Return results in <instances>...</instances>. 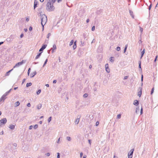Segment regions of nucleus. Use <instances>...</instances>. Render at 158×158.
<instances>
[{
  "mask_svg": "<svg viewBox=\"0 0 158 158\" xmlns=\"http://www.w3.org/2000/svg\"><path fill=\"white\" fill-rule=\"evenodd\" d=\"M40 1L41 2H43L44 1V0H40Z\"/></svg>",
  "mask_w": 158,
  "mask_h": 158,
  "instance_id": "58",
  "label": "nucleus"
},
{
  "mask_svg": "<svg viewBox=\"0 0 158 158\" xmlns=\"http://www.w3.org/2000/svg\"><path fill=\"white\" fill-rule=\"evenodd\" d=\"M61 1V0H57V2H60V1Z\"/></svg>",
  "mask_w": 158,
  "mask_h": 158,
  "instance_id": "60",
  "label": "nucleus"
},
{
  "mask_svg": "<svg viewBox=\"0 0 158 158\" xmlns=\"http://www.w3.org/2000/svg\"><path fill=\"white\" fill-rule=\"evenodd\" d=\"M57 158H60V153H57Z\"/></svg>",
  "mask_w": 158,
  "mask_h": 158,
  "instance_id": "38",
  "label": "nucleus"
},
{
  "mask_svg": "<svg viewBox=\"0 0 158 158\" xmlns=\"http://www.w3.org/2000/svg\"><path fill=\"white\" fill-rule=\"evenodd\" d=\"M67 139L69 141H70L71 140V138L69 137H67Z\"/></svg>",
  "mask_w": 158,
  "mask_h": 158,
  "instance_id": "28",
  "label": "nucleus"
},
{
  "mask_svg": "<svg viewBox=\"0 0 158 158\" xmlns=\"http://www.w3.org/2000/svg\"><path fill=\"white\" fill-rule=\"evenodd\" d=\"M154 88H153L151 90V94H152L153 93L154 91Z\"/></svg>",
  "mask_w": 158,
  "mask_h": 158,
  "instance_id": "23",
  "label": "nucleus"
},
{
  "mask_svg": "<svg viewBox=\"0 0 158 158\" xmlns=\"http://www.w3.org/2000/svg\"><path fill=\"white\" fill-rule=\"evenodd\" d=\"M41 104L39 105L37 107V108L38 109H40V108H41Z\"/></svg>",
  "mask_w": 158,
  "mask_h": 158,
  "instance_id": "26",
  "label": "nucleus"
},
{
  "mask_svg": "<svg viewBox=\"0 0 158 158\" xmlns=\"http://www.w3.org/2000/svg\"><path fill=\"white\" fill-rule=\"evenodd\" d=\"M51 35V34L50 33H49L47 35V38H49V36Z\"/></svg>",
  "mask_w": 158,
  "mask_h": 158,
  "instance_id": "35",
  "label": "nucleus"
},
{
  "mask_svg": "<svg viewBox=\"0 0 158 158\" xmlns=\"http://www.w3.org/2000/svg\"><path fill=\"white\" fill-rule=\"evenodd\" d=\"M23 34H22L20 35V37L21 38H22V37H23Z\"/></svg>",
  "mask_w": 158,
  "mask_h": 158,
  "instance_id": "45",
  "label": "nucleus"
},
{
  "mask_svg": "<svg viewBox=\"0 0 158 158\" xmlns=\"http://www.w3.org/2000/svg\"><path fill=\"white\" fill-rule=\"evenodd\" d=\"M141 80L142 81H143V75H142L141 76Z\"/></svg>",
  "mask_w": 158,
  "mask_h": 158,
  "instance_id": "50",
  "label": "nucleus"
},
{
  "mask_svg": "<svg viewBox=\"0 0 158 158\" xmlns=\"http://www.w3.org/2000/svg\"><path fill=\"white\" fill-rule=\"evenodd\" d=\"M134 151V149H132L130 150V153H129L128 154V158H132Z\"/></svg>",
  "mask_w": 158,
  "mask_h": 158,
  "instance_id": "5",
  "label": "nucleus"
},
{
  "mask_svg": "<svg viewBox=\"0 0 158 158\" xmlns=\"http://www.w3.org/2000/svg\"><path fill=\"white\" fill-rule=\"evenodd\" d=\"M76 41H75L74 42V45H76Z\"/></svg>",
  "mask_w": 158,
  "mask_h": 158,
  "instance_id": "62",
  "label": "nucleus"
},
{
  "mask_svg": "<svg viewBox=\"0 0 158 158\" xmlns=\"http://www.w3.org/2000/svg\"><path fill=\"white\" fill-rule=\"evenodd\" d=\"M89 21V19H87L86 20V22L87 23H88Z\"/></svg>",
  "mask_w": 158,
  "mask_h": 158,
  "instance_id": "57",
  "label": "nucleus"
},
{
  "mask_svg": "<svg viewBox=\"0 0 158 158\" xmlns=\"http://www.w3.org/2000/svg\"><path fill=\"white\" fill-rule=\"evenodd\" d=\"M79 122V118H77L76 120V121H75V123L76 124H77Z\"/></svg>",
  "mask_w": 158,
  "mask_h": 158,
  "instance_id": "11",
  "label": "nucleus"
},
{
  "mask_svg": "<svg viewBox=\"0 0 158 158\" xmlns=\"http://www.w3.org/2000/svg\"><path fill=\"white\" fill-rule=\"evenodd\" d=\"M13 69H11L10 70H9V71H8V72H7L6 73V76H8L9 75V73H10V72H11L12 70H13Z\"/></svg>",
  "mask_w": 158,
  "mask_h": 158,
  "instance_id": "16",
  "label": "nucleus"
},
{
  "mask_svg": "<svg viewBox=\"0 0 158 158\" xmlns=\"http://www.w3.org/2000/svg\"><path fill=\"white\" fill-rule=\"evenodd\" d=\"M127 76H125L124 77V79H127Z\"/></svg>",
  "mask_w": 158,
  "mask_h": 158,
  "instance_id": "51",
  "label": "nucleus"
},
{
  "mask_svg": "<svg viewBox=\"0 0 158 158\" xmlns=\"http://www.w3.org/2000/svg\"><path fill=\"white\" fill-rule=\"evenodd\" d=\"M121 118V114H118L117 116V118Z\"/></svg>",
  "mask_w": 158,
  "mask_h": 158,
  "instance_id": "27",
  "label": "nucleus"
},
{
  "mask_svg": "<svg viewBox=\"0 0 158 158\" xmlns=\"http://www.w3.org/2000/svg\"><path fill=\"white\" fill-rule=\"evenodd\" d=\"M7 122V120L6 118H3L0 120V126L1 127L5 124Z\"/></svg>",
  "mask_w": 158,
  "mask_h": 158,
  "instance_id": "3",
  "label": "nucleus"
},
{
  "mask_svg": "<svg viewBox=\"0 0 158 158\" xmlns=\"http://www.w3.org/2000/svg\"><path fill=\"white\" fill-rule=\"evenodd\" d=\"M47 8L49 11H52L54 9L53 5L52 4L51 2H48L47 4Z\"/></svg>",
  "mask_w": 158,
  "mask_h": 158,
  "instance_id": "1",
  "label": "nucleus"
},
{
  "mask_svg": "<svg viewBox=\"0 0 158 158\" xmlns=\"http://www.w3.org/2000/svg\"><path fill=\"white\" fill-rule=\"evenodd\" d=\"M139 102L138 101V100H135L134 103H133V104L134 105H137L139 104Z\"/></svg>",
  "mask_w": 158,
  "mask_h": 158,
  "instance_id": "8",
  "label": "nucleus"
},
{
  "mask_svg": "<svg viewBox=\"0 0 158 158\" xmlns=\"http://www.w3.org/2000/svg\"><path fill=\"white\" fill-rule=\"evenodd\" d=\"M47 156H49L50 155V153H48L47 154Z\"/></svg>",
  "mask_w": 158,
  "mask_h": 158,
  "instance_id": "56",
  "label": "nucleus"
},
{
  "mask_svg": "<svg viewBox=\"0 0 158 158\" xmlns=\"http://www.w3.org/2000/svg\"><path fill=\"white\" fill-rule=\"evenodd\" d=\"M140 113H141V114H142V108L141 109Z\"/></svg>",
  "mask_w": 158,
  "mask_h": 158,
  "instance_id": "48",
  "label": "nucleus"
},
{
  "mask_svg": "<svg viewBox=\"0 0 158 158\" xmlns=\"http://www.w3.org/2000/svg\"><path fill=\"white\" fill-rule=\"evenodd\" d=\"M15 105L16 106H17L19 105V101L15 103Z\"/></svg>",
  "mask_w": 158,
  "mask_h": 158,
  "instance_id": "14",
  "label": "nucleus"
},
{
  "mask_svg": "<svg viewBox=\"0 0 158 158\" xmlns=\"http://www.w3.org/2000/svg\"><path fill=\"white\" fill-rule=\"evenodd\" d=\"M127 45H125V48H127Z\"/></svg>",
  "mask_w": 158,
  "mask_h": 158,
  "instance_id": "53",
  "label": "nucleus"
},
{
  "mask_svg": "<svg viewBox=\"0 0 158 158\" xmlns=\"http://www.w3.org/2000/svg\"><path fill=\"white\" fill-rule=\"evenodd\" d=\"M120 49V48L119 47H118L116 48V50L118 51H119Z\"/></svg>",
  "mask_w": 158,
  "mask_h": 158,
  "instance_id": "29",
  "label": "nucleus"
},
{
  "mask_svg": "<svg viewBox=\"0 0 158 158\" xmlns=\"http://www.w3.org/2000/svg\"><path fill=\"white\" fill-rule=\"evenodd\" d=\"M89 142V143L90 144H91V142H90V140H88Z\"/></svg>",
  "mask_w": 158,
  "mask_h": 158,
  "instance_id": "61",
  "label": "nucleus"
},
{
  "mask_svg": "<svg viewBox=\"0 0 158 158\" xmlns=\"http://www.w3.org/2000/svg\"><path fill=\"white\" fill-rule=\"evenodd\" d=\"M41 90L40 89H39L37 92V94H39L41 93Z\"/></svg>",
  "mask_w": 158,
  "mask_h": 158,
  "instance_id": "24",
  "label": "nucleus"
},
{
  "mask_svg": "<svg viewBox=\"0 0 158 158\" xmlns=\"http://www.w3.org/2000/svg\"><path fill=\"white\" fill-rule=\"evenodd\" d=\"M31 84H32L31 83H28L26 85L27 87H28L29 86L31 85Z\"/></svg>",
  "mask_w": 158,
  "mask_h": 158,
  "instance_id": "22",
  "label": "nucleus"
},
{
  "mask_svg": "<svg viewBox=\"0 0 158 158\" xmlns=\"http://www.w3.org/2000/svg\"><path fill=\"white\" fill-rule=\"evenodd\" d=\"M27 106L28 107H30L31 106V104L30 103H28L27 104Z\"/></svg>",
  "mask_w": 158,
  "mask_h": 158,
  "instance_id": "40",
  "label": "nucleus"
},
{
  "mask_svg": "<svg viewBox=\"0 0 158 158\" xmlns=\"http://www.w3.org/2000/svg\"><path fill=\"white\" fill-rule=\"evenodd\" d=\"M106 70L107 73H109L110 72V69L109 68H106Z\"/></svg>",
  "mask_w": 158,
  "mask_h": 158,
  "instance_id": "18",
  "label": "nucleus"
},
{
  "mask_svg": "<svg viewBox=\"0 0 158 158\" xmlns=\"http://www.w3.org/2000/svg\"><path fill=\"white\" fill-rule=\"evenodd\" d=\"M82 155H83V153H82V152H81L80 153V157H81L82 156Z\"/></svg>",
  "mask_w": 158,
  "mask_h": 158,
  "instance_id": "39",
  "label": "nucleus"
},
{
  "mask_svg": "<svg viewBox=\"0 0 158 158\" xmlns=\"http://www.w3.org/2000/svg\"><path fill=\"white\" fill-rule=\"evenodd\" d=\"M47 46V45H43L41 47V48L40 49L39 51H43L45 48H46Z\"/></svg>",
  "mask_w": 158,
  "mask_h": 158,
  "instance_id": "6",
  "label": "nucleus"
},
{
  "mask_svg": "<svg viewBox=\"0 0 158 158\" xmlns=\"http://www.w3.org/2000/svg\"><path fill=\"white\" fill-rule=\"evenodd\" d=\"M141 94H142V92L140 91V92H138V96H139V97H140L141 95Z\"/></svg>",
  "mask_w": 158,
  "mask_h": 158,
  "instance_id": "21",
  "label": "nucleus"
},
{
  "mask_svg": "<svg viewBox=\"0 0 158 158\" xmlns=\"http://www.w3.org/2000/svg\"><path fill=\"white\" fill-rule=\"evenodd\" d=\"M38 127V125H35L34 126V128L35 129L37 128Z\"/></svg>",
  "mask_w": 158,
  "mask_h": 158,
  "instance_id": "31",
  "label": "nucleus"
},
{
  "mask_svg": "<svg viewBox=\"0 0 158 158\" xmlns=\"http://www.w3.org/2000/svg\"><path fill=\"white\" fill-rule=\"evenodd\" d=\"M30 68H29L28 70V73H27L28 75H29V73H30Z\"/></svg>",
  "mask_w": 158,
  "mask_h": 158,
  "instance_id": "36",
  "label": "nucleus"
},
{
  "mask_svg": "<svg viewBox=\"0 0 158 158\" xmlns=\"http://www.w3.org/2000/svg\"><path fill=\"white\" fill-rule=\"evenodd\" d=\"M32 127H32V126H30V127H29V129H31L32 128Z\"/></svg>",
  "mask_w": 158,
  "mask_h": 158,
  "instance_id": "44",
  "label": "nucleus"
},
{
  "mask_svg": "<svg viewBox=\"0 0 158 158\" xmlns=\"http://www.w3.org/2000/svg\"><path fill=\"white\" fill-rule=\"evenodd\" d=\"M9 127L11 129H13L15 127V126L13 125H10Z\"/></svg>",
  "mask_w": 158,
  "mask_h": 158,
  "instance_id": "13",
  "label": "nucleus"
},
{
  "mask_svg": "<svg viewBox=\"0 0 158 158\" xmlns=\"http://www.w3.org/2000/svg\"><path fill=\"white\" fill-rule=\"evenodd\" d=\"M130 15L132 16V17L133 18L134 16L133 15V12L132 11L130 10Z\"/></svg>",
  "mask_w": 158,
  "mask_h": 158,
  "instance_id": "20",
  "label": "nucleus"
},
{
  "mask_svg": "<svg viewBox=\"0 0 158 158\" xmlns=\"http://www.w3.org/2000/svg\"><path fill=\"white\" fill-rule=\"evenodd\" d=\"M24 60H22L21 62H19L16 64L15 65L14 67V68H15L16 67H19V66H20L22 65L24 63Z\"/></svg>",
  "mask_w": 158,
  "mask_h": 158,
  "instance_id": "4",
  "label": "nucleus"
},
{
  "mask_svg": "<svg viewBox=\"0 0 158 158\" xmlns=\"http://www.w3.org/2000/svg\"><path fill=\"white\" fill-rule=\"evenodd\" d=\"M92 66L91 65H90L89 67L90 69H91L92 68Z\"/></svg>",
  "mask_w": 158,
  "mask_h": 158,
  "instance_id": "63",
  "label": "nucleus"
},
{
  "mask_svg": "<svg viewBox=\"0 0 158 158\" xmlns=\"http://www.w3.org/2000/svg\"><path fill=\"white\" fill-rule=\"evenodd\" d=\"M88 96V95L87 94H84V95H83V97L84 98H86Z\"/></svg>",
  "mask_w": 158,
  "mask_h": 158,
  "instance_id": "25",
  "label": "nucleus"
},
{
  "mask_svg": "<svg viewBox=\"0 0 158 158\" xmlns=\"http://www.w3.org/2000/svg\"><path fill=\"white\" fill-rule=\"evenodd\" d=\"M51 118H52L51 117H50L48 118V122H50L51 121Z\"/></svg>",
  "mask_w": 158,
  "mask_h": 158,
  "instance_id": "30",
  "label": "nucleus"
},
{
  "mask_svg": "<svg viewBox=\"0 0 158 158\" xmlns=\"http://www.w3.org/2000/svg\"><path fill=\"white\" fill-rule=\"evenodd\" d=\"M99 124V122L98 121H97L96 123V126H98Z\"/></svg>",
  "mask_w": 158,
  "mask_h": 158,
  "instance_id": "33",
  "label": "nucleus"
},
{
  "mask_svg": "<svg viewBox=\"0 0 158 158\" xmlns=\"http://www.w3.org/2000/svg\"><path fill=\"white\" fill-rule=\"evenodd\" d=\"M37 2H35V1L34 3V8L35 9L37 7Z\"/></svg>",
  "mask_w": 158,
  "mask_h": 158,
  "instance_id": "10",
  "label": "nucleus"
},
{
  "mask_svg": "<svg viewBox=\"0 0 158 158\" xmlns=\"http://www.w3.org/2000/svg\"><path fill=\"white\" fill-rule=\"evenodd\" d=\"M110 61L111 62H113L114 61V58L113 57H111L110 58Z\"/></svg>",
  "mask_w": 158,
  "mask_h": 158,
  "instance_id": "17",
  "label": "nucleus"
},
{
  "mask_svg": "<svg viewBox=\"0 0 158 158\" xmlns=\"http://www.w3.org/2000/svg\"><path fill=\"white\" fill-rule=\"evenodd\" d=\"M56 46L55 45H54L53 46V47L52 48V51L56 50Z\"/></svg>",
  "mask_w": 158,
  "mask_h": 158,
  "instance_id": "15",
  "label": "nucleus"
},
{
  "mask_svg": "<svg viewBox=\"0 0 158 158\" xmlns=\"http://www.w3.org/2000/svg\"><path fill=\"white\" fill-rule=\"evenodd\" d=\"M105 68H109L108 67V64H105Z\"/></svg>",
  "mask_w": 158,
  "mask_h": 158,
  "instance_id": "32",
  "label": "nucleus"
},
{
  "mask_svg": "<svg viewBox=\"0 0 158 158\" xmlns=\"http://www.w3.org/2000/svg\"><path fill=\"white\" fill-rule=\"evenodd\" d=\"M139 68H141L140 62V63L139 64Z\"/></svg>",
  "mask_w": 158,
  "mask_h": 158,
  "instance_id": "46",
  "label": "nucleus"
},
{
  "mask_svg": "<svg viewBox=\"0 0 158 158\" xmlns=\"http://www.w3.org/2000/svg\"><path fill=\"white\" fill-rule=\"evenodd\" d=\"M41 24L44 28V26L45 25L47 21V18L45 15H42L41 18Z\"/></svg>",
  "mask_w": 158,
  "mask_h": 158,
  "instance_id": "2",
  "label": "nucleus"
},
{
  "mask_svg": "<svg viewBox=\"0 0 158 158\" xmlns=\"http://www.w3.org/2000/svg\"><path fill=\"white\" fill-rule=\"evenodd\" d=\"M127 48H125L124 49V52H126V51L127 50Z\"/></svg>",
  "mask_w": 158,
  "mask_h": 158,
  "instance_id": "54",
  "label": "nucleus"
},
{
  "mask_svg": "<svg viewBox=\"0 0 158 158\" xmlns=\"http://www.w3.org/2000/svg\"><path fill=\"white\" fill-rule=\"evenodd\" d=\"M86 157V155H84L83 157V158H85Z\"/></svg>",
  "mask_w": 158,
  "mask_h": 158,
  "instance_id": "55",
  "label": "nucleus"
},
{
  "mask_svg": "<svg viewBox=\"0 0 158 158\" xmlns=\"http://www.w3.org/2000/svg\"><path fill=\"white\" fill-rule=\"evenodd\" d=\"M157 57H158V56H156V58L154 60V61L155 62L156 60V59H157Z\"/></svg>",
  "mask_w": 158,
  "mask_h": 158,
  "instance_id": "42",
  "label": "nucleus"
},
{
  "mask_svg": "<svg viewBox=\"0 0 158 158\" xmlns=\"http://www.w3.org/2000/svg\"><path fill=\"white\" fill-rule=\"evenodd\" d=\"M46 86L47 87H49V85L48 84H46Z\"/></svg>",
  "mask_w": 158,
  "mask_h": 158,
  "instance_id": "52",
  "label": "nucleus"
},
{
  "mask_svg": "<svg viewBox=\"0 0 158 158\" xmlns=\"http://www.w3.org/2000/svg\"><path fill=\"white\" fill-rule=\"evenodd\" d=\"M95 26H93L92 27V31H94V30H95Z\"/></svg>",
  "mask_w": 158,
  "mask_h": 158,
  "instance_id": "34",
  "label": "nucleus"
},
{
  "mask_svg": "<svg viewBox=\"0 0 158 158\" xmlns=\"http://www.w3.org/2000/svg\"><path fill=\"white\" fill-rule=\"evenodd\" d=\"M114 158H118V157L117 156H114Z\"/></svg>",
  "mask_w": 158,
  "mask_h": 158,
  "instance_id": "59",
  "label": "nucleus"
},
{
  "mask_svg": "<svg viewBox=\"0 0 158 158\" xmlns=\"http://www.w3.org/2000/svg\"><path fill=\"white\" fill-rule=\"evenodd\" d=\"M32 30V27H30L29 28V30L30 31H31Z\"/></svg>",
  "mask_w": 158,
  "mask_h": 158,
  "instance_id": "47",
  "label": "nucleus"
},
{
  "mask_svg": "<svg viewBox=\"0 0 158 158\" xmlns=\"http://www.w3.org/2000/svg\"><path fill=\"white\" fill-rule=\"evenodd\" d=\"M41 54V52L39 53L36 56L35 59H37L40 56Z\"/></svg>",
  "mask_w": 158,
  "mask_h": 158,
  "instance_id": "9",
  "label": "nucleus"
},
{
  "mask_svg": "<svg viewBox=\"0 0 158 158\" xmlns=\"http://www.w3.org/2000/svg\"><path fill=\"white\" fill-rule=\"evenodd\" d=\"M29 20V18H27L26 19V21H27V22Z\"/></svg>",
  "mask_w": 158,
  "mask_h": 158,
  "instance_id": "49",
  "label": "nucleus"
},
{
  "mask_svg": "<svg viewBox=\"0 0 158 158\" xmlns=\"http://www.w3.org/2000/svg\"><path fill=\"white\" fill-rule=\"evenodd\" d=\"M144 53H145V49H143V51L141 52V58L143 56Z\"/></svg>",
  "mask_w": 158,
  "mask_h": 158,
  "instance_id": "12",
  "label": "nucleus"
},
{
  "mask_svg": "<svg viewBox=\"0 0 158 158\" xmlns=\"http://www.w3.org/2000/svg\"><path fill=\"white\" fill-rule=\"evenodd\" d=\"M73 48L74 49H75L76 48V45H74L73 46Z\"/></svg>",
  "mask_w": 158,
  "mask_h": 158,
  "instance_id": "41",
  "label": "nucleus"
},
{
  "mask_svg": "<svg viewBox=\"0 0 158 158\" xmlns=\"http://www.w3.org/2000/svg\"><path fill=\"white\" fill-rule=\"evenodd\" d=\"M56 80H54V81H53V83H56Z\"/></svg>",
  "mask_w": 158,
  "mask_h": 158,
  "instance_id": "43",
  "label": "nucleus"
},
{
  "mask_svg": "<svg viewBox=\"0 0 158 158\" xmlns=\"http://www.w3.org/2000/svg\"><path fill=\"white\" fill-rule=\"evenodd\" d=\"M73 42H73V40H71V41H70V44H69V45L71 46V45H72L73 43Z\"/></svg>",
  "mask_w": 158,
  "mask_h": 158,
  "instance_id": "19",
  "label": "nucleus"
},
{
  "mask_svg": "<svg viewBox=\"0 0 158 158\" xmlns=\"http://www.w3.org/2000/svg\"><path fill=\"white\" fill-rule=\"evenodd\" d=\"M47 61H48V60H47V59L45 61V62L44 64V65L47 63Z\"/></svg>",
  "mask_w": 158,
  "mask_h": 158,
  "instance_id": "37",
  "label": "nucleus"
},
{
  "mask_svg": "<svg viewBox=\"0 0 158 158\" xmlns=\"http://www.w3.org/2000/svg\"><path fill=\"white\" fill-rule=\"evenodd\" d=\"M36 74V72H34L33 73H31L30 75V76L31 77H34L35 75Z\"/></svg>",
  "mask_w": 158,
  "mask_h": 158,
  "instance_id": "7",
  "label": "nucleus"
},
{
  "mask_svg": "<svg viewBox=\"0 0 158 158\" xmlns=\"http://www.w3.org/2000/svg\"><path fill=\"white\" fill-rule=\"evenodd\" d=\"M3 43V42H0V45H1V44H2Z\"/></svg>",
  "mask_w": 158,
  "mask_h": 158,
  "instance_id": "64",
  "label": "nucleus"
}]
</instances>
